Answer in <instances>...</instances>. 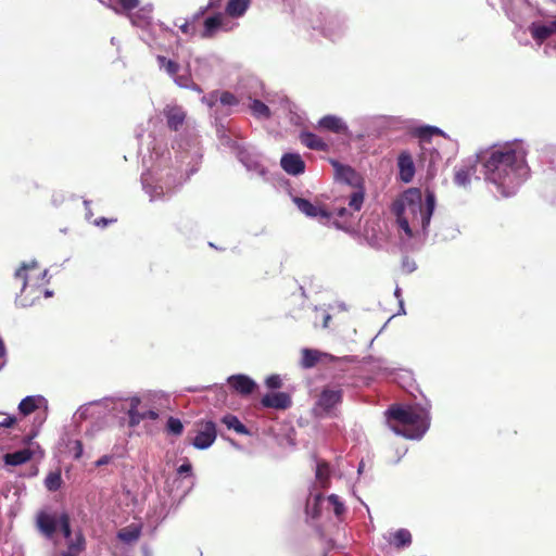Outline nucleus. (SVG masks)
I'll list each match as a JSON object with an SVG mask.
<instances>
[{
  "instance_id": "obj_9",
  "label": "nucleus",
  "mask_w": 556,
  "mask_h": 556,
  "mask_svg": "<svg viewBox=\"0 0 556 556\" xmlns=\"http://www.w3.org/2000/svg\"><path fill=\"white\" fill-rule=\"evenodd\" d=\"M163 114L166 118L167 127L174 131H178L182 127L187 116L185 110L178 105H167Z\"/></svg>"
},
{
  "instance_id": "obj_21",
  "label": "nucleus",
  "mask_w": 556,
  "mask_h": 556,
  "mask_svg": "<svg viewBox=\"0 0 556 556\" xmlns=\"http://www.w3.org/2000/svg\"><path fill=\"white\" fill-rule=\"evenodd\" d=\"M390 544H392L397 549L409 546L412 544L410 532L407 529H399L392 534Z\"/></svg>"
},
{
  "instance_id": "obj_44",
  "label": "nucleus",
  "mask_w": 556,
  "mask_h": 556,
  "mask_svg": "<svg viewBox=\"0 0 556 556\" xmlns=\"http://www.w3.org/2000/svg\"><path fill=\"white\" fill-rule=\"evenodd\" d=\"M117 219L116 218H105V217H101L99 219H96L94 220V225L97 226H100V227H106L113 223H116Z\"/></svg>"
},
{
  "instance_id": "obj_12",
  "label": "nucleus",
  "mask_w": 556,
  "mask_h": 556,
  "mask_svg": "<svg viewBox=\"0 0 556 556\" xmlns=\"http://www.w3.org/2000/svg\"><path fill=\"white\" fill-rule=\"evenodd\" d=\"M282 169L290 175H300L305 170V163L299 154L286 153L280 161Z\"/></svg>"
},
{
  "instance_id": "obj_32",
  "label": "nucleus",
  "mask_w": 556,
  "mask_h": 556,
  "mask_svg": "<svg viewBox=\"0 0 556 556\" xmlns=\"http://www.w3.org/2000/svg\"><path fill=\"white\" fill-rule=\"evenodd\" d=\"M532 35H556V20L546 24H533Z\"/></svg>"
},
{
  "instance_id": "obj_47",
  "label": "nucleus",
  "mask_w": 556,
  "mask_h": 556,
  "mask_svg": "<svg viewBox=\"0 0 556 556\" xmlns=\"http://www.w3.org/2000/svg\"><path fill=\"white\" fill-rule=\"evenodd\" d=\"M144 415V419H151V420H155L157 419L159 417V413L156 410H153V409H149L147 412H143L142 413Z\"/></svg>"
},
{
  "instance_id": "obj_26",
  "label": "nucleus",
  "mask_w": 556,
  "mask_h": 556,
  "mask_svg": "<svg viewBox=\"0 0 556 556\" xmlns=\"http://www.w3.org/2000/svg\"><path fill=\"white\" fill-rule=\"evenodd\" d=\"M139 404H140V400L138 397H134L130 402V408L128 410L130 427L138 426L140 424V421L144 419V415L142 413L138 412Z\"/></svg>"
},
{
  "instance_id": "obj_51",
  "label": "nucleus",
  "mask_w": 556,
  "mask_h": 556,
  "mask_svg": "<svg viewBox=\"0 0 556 556\" xmlns=\"http://www.w3.org/2000/svg\"><path fill=\"white\" fill-rule=\"evenodd\" d=\"M189 88H191L192 90H194V91H197V92H199V93H201V92H202L201 87H200L199 85L194 84V83L190 84V87H189Z\"/></svg>"
},
{
  "instance_id": "obj_1",
  "label": "nucleus",
  "mask_w": 556,
  "mask_h": 556,
  "mask_svg": "<svg viewBox=\"0 0 556 556\" xmlns=\"http://www.w3.org/2000/svg\"><path fill=\"white\" fill-rule=\"evenodd\" d=\"M485 180L494 184L504 197H509L527 175L525 155L510 146L493 147L478 155Z\"/></svg>"
},
{
  "instance_id": "obj_22",
  "label": "nucleus",
  "mask_w": 556,
  "mask_h": 556,
  "mask_svg": "<svg viewBox=\"0 0 556 556\" xmlns=\"http://www.w3.org/2000/svg\"><path fill=\"white\" fill-rule=\"evenodd\" d=\"M222 422L238 434H249L248 428L235 415L227 414L222 418Z\"/></svg>"
},
{
  "instance_id": "obj_38",
  "label": "nucleus",
  "mask_w": 556,
  "mask_h": 556,
  "mask_svg": "<svg viewBox=\"0 0 556 556\" xmlns=\"http://www.w3.org/2000/svg\"><path fill=\"white\" fill-rule=\"evenodd\" d=\"M219 101L223 105H229V106L237 105L239 103L238 98L229 91L222 92V94L219 97Z\"/></svg>"
},
{
  "instance_id": "obj_48",
  "label": "nucleus",
  "mask_w": 556,
  "mask_h": 556,
  "mask_svg": "<svg viewBox=\"0 0 556 556\" xmlns=\"http://www.w3.org/2000/svg\"><path fill=\"white\" fill-rule=\"evenodd\" d=\"M111 460V456L109 455H104L102 456L101 458H99L97 462H96V466L97 467H101V466H104L106 464H109Z\"/></svg>"
},
{
  "instance_id": "obj_25",
  "label": "nucleus",
  "mask_w": 556,
  "mask_h": 556,
  "mask_svg": "<svg viewBox=\"0 0 556 556\" xmlns=\"http://www.w3.org/2000/svg\"><path fill=\"white\" fill-rule=\"evenodd\" d=\"M364 199H365V192L362 188L354 190L349 195V202H348L349 208L352 212H359L363 206Z\"/></svg>"
},
{
  "instance_id": "obj_42",
  "label": "nucleus",
  "mask_w": 556,
  "mask_h": 556,
  "mask_svg": "<svg viewBox=\"0 0 556 556\" xmlns=\"http://www.w3.org/2000/svg\"><path fill=\"white\" fill-rule=\"evenodd\" d=\"M73 452H74L75 459H79L83 456L84 447H83L81 441L76 440L74 442Z\"/></svg>"
},
{
  "instance_id": "obj_10",
  "label": "nucleus",
  "mask_w": 556,
  "mask_h": 556,
  "mask_svg": "<svg viewBox=\"0 0 556 556\" xmlns=\"http://www.w3.org/2000/svg\"><path fill=\"white\" fill-rule=\"evenodd\" d=\"M261 404L267 408L287 409L292 405V400L286 392H276L264 395Z\"/></svg>"
},
{
  "instance_id": "obj_46",
  "label": "nucleus",
  "mask_w": 556,
  "mask_h": 556,
  "mask_svg": "<svg viewBox=\"0 0 556 556\" xmlns=\"http://www.w3.org/2000/svg\"><path fill=\"white\" fill-rule=\"evenodd\" d=\"M191 470H192L191 464L189 462H186L178 467L177 472L179 475H184V473H190Z\"/></svg>"
},
{
  "instance_id": "obj_5",
  "label": "nucleus",
  "mask_w": 556,
  "mask_h": 556,
  "mask_svg": "<svg viewBox=\"0 0 556 556\" xmlns=\"http://www.w3.org/2000/svg\"><path fill=\"white\" fill-rule=\"evenodd\" d=\"M195 437L192 439L191 444L198 450L208 448L216 440L217 428L216 424L212 420H199L195 424Z\"/></svg>"
},
{
  "instance_id": "obj_31",
  "label": "nucleus",
  "mask_w": 556,
  "mask_h": 556,
  "mask_svg": "<svg viewBox=\"0 0 556 556\" xmlns=\"http://www.w3.org/2000/svg\"><path fill=\"white\" fill-rule=\"evenodd\" d=\"M332 166L336 168L337 175L348 182H351L355 176V170L351 166L342 165L338 161H331Z\"/></svg>"
},
{
  "instance_id": "obj_39",
  "label": "nucleus",
  "mask_w": 556,
  "mask_h": 556,
  "mask_svg": "<svg viewBox=\"0 0 556 556\" xmlns=\"http://www.w3.org/2000/svg\"><path fill=\"white\" fill-rule=\"evenodd\" d=\"M316 478L319 481L327 480L329 478V466L327 463H318L316 467Z\"/></svg>"
},
{
  "instance_id": "obj_45",
  "label": "nucleus",
  "mask_w": 556,
  "mask_h": 556,
  "mask_svg": "<svg viewBox=\"0 0 556 556\" xmlns=\"http://www.w3.org/2000/svg\"><path fill=\"white\" fill-rule=\"evenodd\" d=\"M336 214L340 218H346L348 216H352L353 212L349 207H340L336 210Z\"/></svg>"
},
{
  "instance_id": "obj_11",
  "label": "nucleus",
  "mask_w": 556,
  "mask_h": 556,
  "mask_svg": "<svg viewBox=\"0 0 556 556\" xmlns=\"http://www.w3.org/2000/svg\"><path fill=\"white\" fill-rule=\"evenodd\" d=\"M397 167L401 180L410 182L415 175V165L412 154L408 151H402L397 157Z\"/></svg>"
},
{
  "instance_id": "obj_16",
  "label": "nucleus",
  "mask_w": 556,
  "mask_h": 556,
  "mask_svg": "<svg viewBox=\"0 0 556 556\" xmlns=\"http://www.w3.org/2000/svg\"><path fill=\"white\" fill-rule=\"evenodd\" d=\"M67 548L60 553V556H79L86 548V540L79 531L74 538L66 540Z\"/></svg>"
},
{
  "instance_id": "obj_43",
  "label": "nucleus",
  "mask_w": 556,
  "mask_h": 556,
  "mask_svg": "<svg viewBox=\"0 0 556 556\" xmlns=\"http://www.w3.org/2000/svg\"><path fill=\"white\" fill-rule=\"evenodd\" d=\"M175 81L178 86L182 88H189L190 87V78L189 76H175Z\"/></svg>"
},
{
  "instance_id": "obj_4",
  "label": "nucleus",
  "mask_w": 556,
  "mask_h": 556,
  "mask_svg": "<svg viewBox=\"0 0 556 556\" xmlns=\"http://www.w3.org/2000/svg\"><path fill=\"white\" fill-rule=\"evenodd\" d=\"M106 5L116 14L125 15L131 25L147 30L154 20V5L141 0H106Z\"/></svg>"
},
{
  "instance_id": "obj_50",
  "label": "nucleus",
  "mask_w": 556,
  "mask_h": 556,
  "mask_svg": "<svg viewBox=\"0 0 556 556\" xmlns=\"http://www.w3.org/2000/svg\"><path fill=\"white\" fill-rule=\"evenodd\" d=\"M5 346H4V343L2 341V339H0V358L4 357L5 355Z\"/></svg>"
},
{
  "instance_id": "obj_29",
  "label": "nucleus",
  "mask_w": 556,
  "mask_h": 556,
  "mask_svg": "<svg viewBox=\"0 0 556 556\" xmlns=\"http://www.w3.org/2000/svg\"><path fill=\"white\" fill-rule=\"evenodd\" d=\"M62 485V476L61 471H51L45 479V486L52 492L58 491Z\"/></svg>"
},
{
  "instance_id": "obj_49",
  "label": "nucleus",
  "mask_w": 556,
  "mask_h": 556,
  "mask_svg": "<svg viewBox=\"0 0 556 556\" xmlns=\"http://www.w3.org/2000/svg\"><path fill=\"white\" fill-rule=\"evenodd\" d=\"M223 0H210L208 1V4H207V8L208 9H215V8H218L220 5Z\"/></svg>"
},
{
  "instance_id": "obj_8",
  "label": "nucleus",
  "mask_w": 556,
  "mask_h": 556,
  "mask_svg": "<svg viewBox=\"0 0 556 556\" xmlns=\"http://www.w3.org/2000/svg\"><path fill=\"white\" fill-rule=\"evenodd\" d=\"M293 203L304 215L311 218H317L320 222H328L332 215L327 211L325 205H315L304 198L294 197Z\"/></svg>"
},
{
  "instance_id": "obj_14",
  "label": "nucleus",
  "mask_w": 556,
  "mask_h": 556,
  "mask_svg": "<svg viewBox=\"0 0 556 556\" xmlns=\"http://www.w3.org/2000/svg\"><path fill=\"white\" fill-rule=\"evenodd\" d=\"M231 22L225 13H217L204 21V27L207 33L229 31Z\"/></svg>"
},
{
  "instance_id": "obj_20",
  "label": "nucleus",
  "mask_w": 556,
  "mask_h": 556,
  "mask_svg": "<svg viewBox=\"0 0 556 556\" xmlns=\"http://www.w3.org/2000/svg\"><path fill=\"white\" fill-rule=\"evenodd\" d=\"M250 0H229L225 14L227 17L241 16L248 9Z\"/></svg>"
},
{
  "instance_id": "obj_13",
  "label": "nucleus",
  "mask_w": 556,
  "mask_h": 556,
  "mask_svg": "<svg viewBox=\"0 0 556 556\" xmlns=\"http://www.w3.org/2000/svg\"><path fill=\"white\" fill-rule=\"evenodd\" d=\"M228 383L241 395H249L256 388V383L245 375H233L228 378Z\"/></svg>"
},
{
  "instance_id": "obj_24",
  "label": "nucleus",
  "mask_w": 556,
  "mask_h": 556,
  "mask_svg": "<svg viewBox=\"0 0 556 556\" xmlns=\"http://www.w3.org/2000/svg\"><path fill=\"white\" fill-rule=\"evenodd\" d=\"M140 529L135 526L123 528L118 531L117 538L125 543H131L139 539Z\"/></svg>"
},
{
  "instance_id": "obj_19",
  "label": "nucleus",
  "mask_w": 556,
  "mask_h": 556,
  "mask_svg": "<svg viewBox=\"0 0 556 556\" xmlns=\"http://www.w3.org/2000/svg\"><path fill=\"white\" fill-rule=\"evenodd\" d=\"M301 142L312 150L327 151L328 144L313 132H302Z\"/></svg>"
},
{
  "instance_id": "obj_27",
  "label": "nucleus",
  "mask_w": 556,
  "mask_h": 556,
  "mask_svg": "<svg viewBox=\"0 0 556 556\" xmlns=\"http://www.w3.org/2000/svg\"><path fill=\"white\" fill-rule=\"evenodd\" d=\"M40 397L26 396L18 404V410L22 415L27 416L38 408V400Z\"/></svg>"
},
{
  "instance_id": "obj_6",
  "label": "nucleus",
  "mask_w": 556,
  "mask_h": 556,
  "mask_svg": "<svg viewBox=\"0 0 556 556\" xmlns=\"http://www.w3.org/2000/svg\"><path fill=\"white\" fill-rule=\"evenodd\" d=\"M343 392L341 389H329L325 388L315 406L316 415L318 416H331L333 408L342 402Z\"/></svg>"
},
{
  "instance_id": "obj_52",
  "label": "nucleus",
  "mask_w": 556,
  "mask_h": 556,
  "mask_svg": "<svg viewBox=\"0 0 556 556\" xmlns=\"http://www.w3.org/2000/svg\"><path fill=\"white\" fill-rule=\"evenodd\" d=\"M187 28H188V25H187V24H185V25L181 27V29H182V31H184V33H187Z\"/></svg>"
},
{
  "instance_id": "obj_41",
  "label": "nucleus",
  "mask_w": 556,
  "mask_h": 556,
  "mask_svg": "<svg viewBox=\"0 0 556 556\" xmlns=\"http://www.w3.org/2000/svg\"><path fill=\"white\" fill-rule=\"evenodd\" d=\"M265 383L269 389H279L282 386L281 378L278 375H270L266 378Z\"/></svg>"
},
{
  "instance_id": "obj_34",
  "label": "nucleus",
  "mask_w": 556,
  "mask_h": 556,
  "mask_svg": "<svg viewBox=\"0 0 556 556\" xmlns=\"http://www.w3.org/2000/svg\"><path fill=\"white\" fill-rule=\"evenodd\" d=\"M433 135L444 136V132L434 126H425L417 129V136L421 140H429Z\"/></svg>"
},
{
  "instance_id": "obj_40",
  "label": "nucleus",
  "mask_w": 556,
  "mask_h": 556,
  "mask_svg": "<svg viewBox=\"0 0 556 556\" xmlns=\"http://www.w3.org/2000/svg\"><path fill=\"white\" fill-rule=\"evenodd\" d=\"M15 422L16 418L14 416L0 412V428H11Z\"/></svg>"
},
{
  "instance_id": "obj_36",
  "label": "nucleus",
  "mask_w": 556,
  "mask_h": 556,
  "mask_svg": "<svg viewBox=\"0 0 556 556\" xmlns=\"http://www.w3.org/2000/svg\"><path fill=\"white\" fill-rule=\"evenodd\" d=\"M166 430L168 433L174 435H180L184 431V425L178 418L169 417L167 420Z\"/></svg>"
},
{
  "instance_id": "obj_23",
  "label": "nucleus",
  "mask_w": 556,
  "mask_h": 556,
  "mask_svg": "<svg viewBox=\"0 0 556 556\" xmlns=\"http://www.w3.org/2000/svg\"><path fill=\"white\" fill-rule=\"evenodd\" d=\"M320 353L316 350L304 349L302 351L301 365L304 368L314 367L320 359Z\"/></svg>"
},
{
  "instance_id": "obj_30",
  "label": "nucleus",
  "mask_w": 556,
  "mask_h": 556,
  "mask_svg": "<svg viewBox=\"0 0 556 556\" xmlns=\"http://www.w3.org/2000/svg\"><path fill=\"white\" fill-rule=\"evenodd\" d=\"M250 109L253 115L256 117L269 118L271 115L269 108L264 102L257 99L252 101Z\"/></svg>"
},
{
  "instance_id": "obj_15",
  "label": "nucleus",
  "mask_w": 556,
  "mask_h": 556,
  "mask_svg": "<svg viewBox=\"0 0 556 556\" xmlns=\"http://www.w3.org/2000/svg\"><path fill=\"white\" fill-rule=\"evenodd\" d=\"M318 126L321 129H326L328 131L334 134H343L346 135L349 132V128L346 124L342 121V118L336 115H326L319 119Z\"/></svg>"
},
{
  "instance_id": "obj_18",
  "label": "nucleus",
  "mask_w": 556,
  "mask_h": 556,
  "mask_svg": "<svg viewBox=\"0 0 556 556\" xmlns=\"http://www.w3.org/2000/svg\"><path fill=\"white\" fill-rule=\"evenodd\" d=\"M476 165H463L456 169L454 175V182L459 187H467L470 185L471 177L476 174Z\"/></svg>"
},
{
  "instance_id": "obj_33",
  "label": "nucleus",
  "mask_w": 556,
  "mask_h": 556,
  "mask_svg": "<svg viewBox=\"0 0 556 556\" xmlns=\"http://www.w3.org/2000/svg\"><path fill=\"white\" fill-rule=\"evenodd\" d=\"M157 62H159L160 66L164 67L165 71L170 76H176L177 75L178 70H179V64L177 62L168 60V59H166L165 56H162V55L157 56Z\"/></svg>"
},
{
  "instance_id": "obj_35",
  "label": "nucleus",
  "mask_w": 556,
  "mask_h": 556,
  "mask_svg": "<svg viewBox=\"0 0 556 556\" xmlns=\"http://www.w3.org/2000/svg\"><path fill=\"white\" fill-rule=\"evenodd\" d=\"M61 531L65 540L72 539V528H71V518L67 513L60 514V525Z\"/></svg>"
},
{
  "instance_id": "obj_53",
  "label": "nucleus",
  "mask_w": 556,
  "mask_h": 556,
  "mask_svg": "<svg viewBox=\"0 0 556 556\" xmlns=\"http://www.w3.org/2000/svg\"><path fill=\"white\" fill-rule=\"evenodd\" d=\"M538 38L540 39L539 45H541V43L543 42V39H544L545 37L540 36V37H538Z\"/></svg>"
},
{
  "instance_id": "obj_28",
  "label": "nucleus",
  "mask_w": 556,
  "mask_h": 556,
  "mask_svg": "<svg viewBox=\"0 0 556 556\" xmlns=\"http://www.w3.org/2000/svg\"><path fill=\"white\" fill-rule=\"evenodd\" d=\"M38 267L37 262L33 261L29 264L23 263L22 266L15 271V278L22 281V289H25L29 279L28 271Z\"/></svg>"
},
{
  "instance_id": "obj_17",
  "label": "nucleus",
  "mask_w": 556,
  "mask_h": 556,
  "mask_svg": "<svg viewBox=\"0 0 556 556\" xmlns=\"http://www.w3.org/2000/svg\"><path fill=\"white\" fill-rule=\"evenodd\" d=\"M34 453L29 448H23L13 453H7L3 456V460L5 465L9 466H18L29 462L33 457Z\"/></svg>"
},
{
  "instance_id": "obj_37",
  "label": "nucleus",
  "mask_w": 556,
  "mask_h": 556,
  "mask_svg": "<svg viewBox=\"0 0 556 556\" xmlns=\"http://www.w3.org/2000/svg\"><path fill=\"white\" fill-rule=\"evenodd\" d=\"M328 502L333 506L334 514L339 517L344 513V505L340 501L339 496L336 494H331L328 496Z\"/></svg>"
},
{
  "instance_id": "obj_2",
  "label": "nucleus",
  "mask_w": 556,
  "mask_h": 556,
  "mask_svg": "<svg viewBox=\"0 0 556 556\" xmlns=\"http://www.w3.org/2000/svg\"><path fill=\"white\" fill-rule=\"evenodd\" d=\"M435 199L432 193H427L426 203L422 204L421 194L417 189L407 190L403 198L393 203L392 211L396 215L399 227L408 238L414 237L408 216H412V224L418 222L424 235L427 233L431 216L434 211Z\"/></svg>"
},
{
  "instance_id": "obj_3",
  "label": "nucleus",
  "mask_w": 556,
  "mask_h": 556,
  "mask_svg": "<svg viewBox=\"0 0 556 556\" xmlns=\"http://www.w3.org/2000/svg\"><path fill=\"white\" fill-rule=\"evenodd\" d=\"M390 428L407 439H420L429 428V410L420 405H392L386 412Z\"/></svg>"
},
{
  "instance_id": "obj_7",
  "label": "nucleus",
  "mask_w": 556,
  "mask_h": 556,
  "mask_svg": "<svg viewBox=\"0 0 556 556\" xmlns=\"http://www.w3.org/2000/svg\"><path fill=\"white\" fill-rule=\"evenodd\" d=\"M36 528L47 539H52L60 525V515L39 510L36 515Z\"/></svg>"
}]
</instances>
